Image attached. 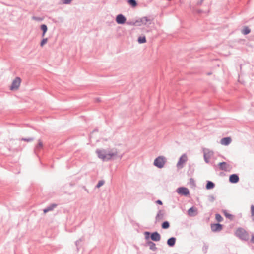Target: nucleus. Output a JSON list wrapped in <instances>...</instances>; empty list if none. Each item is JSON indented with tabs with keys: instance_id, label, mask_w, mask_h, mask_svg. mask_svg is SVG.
<instances>
[{
	"instance_id": "nucleus-26",
	"label": "nucleus",
	"mask_w": 254,
	"mask_h": 254,
	"mask_svg": "<svg viewBox=\"0 0 254 254\" xmlns=\"http://www.w3.org/2000/svg\"><path fill=\"white\" fill-rule=\"evenodd\" d=\"M251 216L253 221H254V206H251Z\"/></svg>"
},
{
	"instance_id": "nucleus-21",
	"label": "nucleus",
	"mask_w": 254,
	"mask_h": 254,
	"mask_svg": "<svg viewBox=\"0 0 254 254\" xmlns=\"http://www.w3.org/2000/svg\"><path fill=\"white\" fill-rule=\"evenodd\" d=\"M57 205L56 204H52L50 207L45 209L44 210V212L46 213V212L53 210L54 208H55Z\"/></svg>"
},
{
	"instance_id": "nucleus-8",
	"label": "nucleus",
	"mask_w": 254,
	"mask_h": 254,
	"mask_svg": "<svg viewBox=\"0 0 254 254\" xmlns=\"http://www.w3.org/2000/svg\"><path fill=\"white\" fill-rule=\"evenodd\" d=\"M231 138L230 137H227L222 138L220 140V143L221 144L224 145H228L231 143Z\"/></svg>"
},
{
	"instance_id": "nucleus-40",
	"label": "nucleus",
	"mask_w": 254,
	"mask_h": 254,
	"mask_svg": "<svg viewBox=\"0 0 254 254\" xmlns=\"http://www.w3.org/2000/svg\"><path fill=\"white\" fill-rule=\"evenodd\" d=\"M46 33V32H45L44 31V32H42V37H44V36H45V33Z\"/></svg>"
},
{
	"instance_id": "nucleus-2",
	"label": "nucleus",
	"mask_w": 254,
	"mask_h": 254,
	"mask_svg": "<svg viewBox=\"0 0 254 254\" xmlns=\"http://www.w3.org/2000/svg\"><path fill=\"white\" fill-rule=\"evenodd\" d=\"M235 235L243 240H246L249 238L248 233L245 230L241 228H239L236 230Z\"/></svg>"
},
{
	"instance_id": "nucleus-22",
	"label": "nucleus",
	"mask_w": 254,
	"mask_h": 254,
	"mask_svg": "<svg viewBox=\"0 0 254 254\" xmlns=\"http://www.w3.org/2000/svg\"><path fill=\"white\" fill-rule=\"evenodd\" d=\"M169 226L170 224L167 221L164 222L162 224V228L163 229H167L169 227Z\"/></svg>"
},
{
	"instance_id": "nucleus-34",
	"label": "nucleus",
	"mask_w": 254,
	"mask_h": 254,
	"mask_svg": "<svg viewBox=\"0 0 254 254\" xmlns=\"http://www.w3.org/2000/svg\"><path fill=\"white\" fill-rule=\"evenodd\" d=\"M139 23V21L138 20H136L135 22H127V24H128V25H135L136 23Z\"/></svg>"
},
{
	"instance_id": "nucleus-9",
	"label": "nucleus",
	"mask_w": 254,
	"mask_h": 254,
	"mask_svg": "<svg viewBox=\"0 0 254 254\" xmlns=\"http://www.w3.org/2000/svg\"><path fill=\"white\" fill-rule=\"evenodd\" d=\"M150 237L151 240L154 241H159L161 239L160 234L157 232L152 233Z\"/></svg>"
},
{
	"instance_id": "nucleus-19",
	"label": "nucleus",
	"mask_w": 254,
	"mask_h": 254,
	"mask_svg": "<svg viewBox=\"0 0 254 254\" xmlns=\"http://www.w3.org/2000/svg\"><path fill=\"white\" fill-rule=\"evenodd\" d=\"M147 244L149 246L150 249L153 250H154L156 249V245L154 243H153L151 241H149L147 243Z\"/></svg>"
},
{
	"instance_id": "nucleus-4",
	"label": "nucleus",
	"mask_w": 254,
	"mask_h": 254,
	"mask_svg": "<svg viewBox=\"0 0 254 254\" xmlns=\"http://www.w3.org/2000/svg\"><path fill=\"white\" fill-rule=\"evenodd\" d=\"M204 159H210L214 157V152L209 149H204L203 150Z\"/></svg>"
},
{
	"instance_id": "nucleus-36",
	"label": "nucleus",
	"mask_w": 254,
	"mask_h": 254,
	"mask_svg": "<svg viewBox=\"0 0 254 254\" xmlns=\"http://www.w3.org/2000/svg\"><path fill=\"white\" fill-rule=\"evenodd\" d=\"M145 238L146 239H148L149 237L150 233L148 232H145Z\"/></svg>"
},
{
	"instance_id": "nucleus-27",
	"label": "nucleus",
	"mask_w": 254,
	"mask_h": 254,
	"mask_svg": "<svg viewBox=\"0 0 254 254\" xmlns=\"http://www.w3.org/2000/svg\"><path fill=\"white\" fill-rule=\"evenodd\" d=\"M41 29L42 30L43 32H46L47 31L48 28L47 26L45 24H42L41 25Z\"/></svg>"
},
{
	"instance_id": "nucleus-43",
	"label": "nucleus",
	"mask_w": 254,
	"mask_h": 254,
	"mask_svg": "<svg viewBox=\"0 0 254 254\" xmlns=\"http://www.w3.org/2000/svg\"><path fill=\"white\" fill-rule=\"evenodd\" d=\"M182 161V159H180V161ZM182 161H184V160H182Z\"/></svg>"
},
{
	"instance_id": "nucleus-13",
	"label": "nucleus",
	"mask_w": 254,
	"mask_h": 254,
	"mask_svg": "<svg viewBox=\"0 0 254 254\" xmlns=\"http://www.w3.org/2000/svg\"><path fill=\"white\" fill-rule=\"evenodd\" d=\"M251 32V29L249 27L245 26L241 30V33L244 35H247Z\"/></svg>"
},
{
	"instance_id": "nucleus-32",
	"label": "nucleus",
	"mask_w": 254,
	"mask_h": 254,
	"mask_svg": "<svg viewBox=\"0 0 254 254\" xmlns=\"http://www.w3.org/2000/svg\"><path fill=\"white\" fill-rule=\"evenodd\" d=\"M104 184V181H103V180L100 181H99V182L98 183V184L97 185V187L99 188L101 186H102V185H103Z\"/></svg>"
},
{
	"instance_id": "nucleus-42",
	"label": "nucleus",
	"mask_w": 254,
	"mask_h": 254,
	"mask_svg": "<svg viewBox=\"0 0 254 254\" xmlns=\"http://www.w3.org/2000/svg\"><path fill=\"white\" fill-rule=\"evenodd\" d=\"M96 101L97 102H99V101H100V99H99V98H97V99H96Z\"/></svg>"
},
{
	"instance_id": "nucleus-11",
	"label": "nucleus",
	"mask_w": 254,
	"mask_h": 254,
	"mask_svg": "<svg viewBox=\"0 0 254 254\" xmlns=\"http://www.w3.org/2000/svg\"><path fill=\"white\" fill-rule=\"evenodd\" d=\"M165 164L164 160H155L154 164L159 168H162Z\"/></svg>"
},
{
	"instance_id": "nucleus-5",
	"label": "nucleus",
	"mask_w": 254,
	"mask_h": 254,
	"mask_svg": "<svg viewBox=\"0 0 254 254\" xmlns=\"http://www.w3.org/2000/svg\"><path fill=\"white\" fill-rule=\"evenodd\" d=\"M126 18L122 14H118L116 18V21L119 24H123L126 22Z\"/></svg>"
},
{
	"instance_id": "nucleus-37",
	"label": "nucleus",
	"mask_w": 254,
	"mask_h": 254,
	"mask_svg": "<svg viewBox=\"0 0 254 254\" xmlns=\"http://www.w3.org/2000/svg\"><path fill=\"white\" fill-rule=\"evenodd\" d=\"M155 159H165V158L163 156H159L156 157Z\"/></svg>"
},
{
	"instance_id": "nucleus-23",
	"label": "nucleus",
	"mask_w": 254,
	"mask_h": 254,
	"mask_svg": "<svg viewBox=\"0 0 254 254\" xmlns=\"http://www.w3.org/2000/svg\"><path fill=\"white\" fill-rule=\"evenodd\" d=\"M34 139V138L33 137H29V138H22L21 140L22 141H26V142H31L32 141H33Z\"/></svg>"
},
{
	"instance_id": "nucleus-1",
	"label": "nucleus",
	"mask_w": 254,
	"mask_h": 254,
	"mask_svg": "<svg viewBox=\"0 0 254 254\" xmlns=\"http://www.w3.org/2000/svg\"><path fill=\"white\" fill-rule=\"evenodd\" d=\"M96 153L98 158L100 159H105L107 158L110 159L111 158H121V154H119L117 149L112 148L108 149H104L103 148L97 149Z\"/></svg>"
},
{
	"instance_id": "nucleus-16",
	"label": "nucleus",
	"mask_w": 254,
	"mask_h": 254,
	"mask_svg": "<svg viewBox=\"0 0 254 254\" xmlns=\"http://www.w3.org/2000/svg\"><path fill=\"white\" fill-rule=\"evenodd\" d=\"M214 187V184L211 181H208V182L206 184V189L208 190H209V189H213Z\"/></svg>"
},
{
	"instance_id": "nucleus-3",
	"label": "nucleus",
	"mask_w": 254,
	"mask_h": 254,
	"mask_svg": "<svg viewBox=\"0 0 254 254\" xmlns=\"http://www.w3.org/2000/svg\"><path fill=\"white\" fill-rule=\"evenodd\" d=\"M20 78L18 77H16L12 82L11 85L10 86V89L11 90H17L19 88L20 85Z\"/></svg>"
},
{
	"instance_id": "nucleus-12",
	"label": "nucleus",
	"mask_w": 254,
	"mask_h": 254,
	"mask_svg": "<svg viewBox=\"0 0 254 254\" xmlns=\"http://www.w3.org/2000/svg\"><path fill=\"white\" fill-rule=\"evenodd\" d=\"M197 209L194 207H191L188 210V214L190 216H193L197 213Z\"/></svg>"
},
{
	"instance_id": "nucleus-25",
	"label": "nucleus",
	"mask_w": 254,
	"mask_h": 254,
	"mask_svg": "<svg viewBox=\"0 0 254 254\" xmlns=\"http://www.w3.org/2000/svg\"><path fill=\"white\" fill-rule=\"evenodd\" d=\"M215 219L218 222H221L223 220V218L219 214H216Z\"/></svg>"
},
{
	"instance_id": "nucleus-41",
	"label": "nucleus",
	"mask_w": 254,
	"mask_h": 254,
	"mask_svg": "<svg viewBox=\"0 0 254 254\" xmlns=\"http://www.w3.org/2000/svg\"><path fill=\"white\" fill-rule=\"evenodd\" d=\"M197 12H198V13H202V10H198L197 11Z\"/></svg>"
},
{
	"instance_id": "nucleus-35",
	"label": "nucleus",
	"mask_w": 254,
	"mask_h": 254,
	"mask_svg": "<svg viewBox=\"0 0 254 254\" xmlns=\"http://www.w3.org/2000/svg\"><path fill=\"white\" fill-rule=\"evenodd\" d=\"M187 157V155L186 154H183L181 155V156L179 158V159H186Z\"/></svg>"
},
{
	"instance_id": "nucleus-38",
	"label": "nucleus",
	"mask_w": 254,
	"mask_h": 254,
	"mask_svg": "<svg viewBox=\"0 0 254 254\" xmlns=\"http://www.w3.org/2000/svg\"><path fill=\"white\" fill-rule=\"evenodd\" d=\"M156 203L160 204V205H162V202L161 200H158L156 201Z\"/></svg>"
},
{
	"instance_id": "nucleus-17",
	"label": "nucleus",
	"mask_w": 254,
	"mask_h": 254,
	"mask_svg": "<svg viewBox=\"0 0 254 254\" xmlns=\"http://www.w3.org/2000/svg\"><path fill=\"white\" fill-rule=\"evenodd\" d=\"M137 41L138 43L140 44L145 43L146 42L145 36H143L139 37Z\"/></svg>"
},
{
	"instance_id": "nucleus-20",
	"label": "nucleus",
	"mask_w": 254,
	"mask_h": 254,
	"mask_svg": "<svg viewBox=\"0 0 254 254\" xmlns=\"http://www.w3.org/2000/svg\"><path fill=\"white\" fill-rule=\"evenodd\" d=\"M128 2L132 7H135L137 5V2L135 0H128Z\"/></svg>"
},
{
	"instance_id": "nucleus-24",
	"label": "nucleus",
	"mask_w": 254,
	"mask_h": 254,
	"mask_svg": "<svg viewBox=\"0 0 254 254\" xmlns=\"http://www.w3.org/2000/svg\"><path fill=\"white\" fill-rule=\"evenodd\" d=\"M227 165L225 162H222V163H220L219 164V166H220V168L222 169H224V170L227 169Z\"/></svg>"
},
{
	"instance_id": "nucleus-18",
	"label": "nucleus",
	"mask_w": 254,
	"mask_h": 254,
	"mask_svg": "<svg viewBox=\"0 0 254 254\" xmlns=\"http://www.w3.org/2000/svg\"><path fill=\"white\" fill-rule=\"evenodd\" d=\"M43 147V143L42 141L39 139L38 140V143L36 146V150H40Z\"/></svg>"
},
{
	"instance_id": "nucleus-30",
	"label": "nucleus",
	"mask_w": 254,
	"mask_h": 254,
	"mask_svg": "<svg viewBox=\"0 0 254 254\" xmlns=\"http://www.w3.org/2000/svg\"><path fill=\"white\" fill-rule=\"evenodd\" d=\"M163 216V213L161 211H160V212H159L158 214H157L156 218L157 220H160L162 218Z\"/></svg>"
},
{
	"instance_id": "nucleus-6",
	"label": "nucleus",
	"mask_w": 254,
	"mask_h": 254,
	"mask_svg": "<svg viewBox=\"0 0 254 254\" xmlns=\"http://www.w3.org/2000/svg\"><path fill=\"white\" fill-rule=\"evenodd\" d=\"M177 192L181 195H187L189 194V190L185 187H180L177 189Z\"/></svg>"
},
{
	"instance_id": "nucleus-15",
	"label": "nucleus",
	"mask_w": 254,
	"mask_h": 254,
	"mask_svg": "<svg viewBox=\"0 0 254 254\" xmlns=\"http://www.w3.org/2000/svg\"><path fill=\"white\" fill-rule=\"evenodd\" d=\"M175 242H176V239L174 237H172L168 240L167 244L169 246L172 247L175 245Z\"/></svg>"
},
{
	"instance_id": "nucleus-31",
	"label": "nucleus",
	"mask_w": 254,
	"mask_h": 254,
	"mask_svg": "<svg viewBox=\"0 0 254 254\" xmlns=\"http://www.w3.org/2000/svg\"><path fill=\"white\" fill-rule=\"evenodd\" d=\"M32 19L37 21H41L43 20V18L34 16L32 17Z\"/></svg>"
},
{
	"instance_id": "nucleus-28",
	"label": "nucleus",
	"mask_w": 254,
	"mask_h": 254,
	"mask_svg": "<svg viewBox=\"0 0 254 254\" xmlns=\"http://www.w3.org/2000/svg\"><path fill=\"white\" fill-rule=\"evenodd\" d=\"M224 215L227 218H228V219H229L230 220H232L233 218V215L227 213V212H224Z\"/></svg>"
},
{
	"instance_id": "nucleus-29",
	"label": "nucleus",
	"mask_w": 254,
	"mask_h": 254,
	"mask_svg": "<svg viewBox=\"0 0 254 254\" xmlns=\"http://www.w3.org/2000/svg\"><path fill=\"white\" fill-rule=\"evenodd\" d=\"M48 41V38H43L41 43H40V46L41 47H43Z\"/></svg>"
},
{
	"instance_id": "nucleus-10",
	"label": "nucleus",
	"mask_w": 254,
	"mask_h": 254,
	"mask_svg": "<svg viewBox=\"0 0 254 254\" xmlns=\"http://www.w3.org/2000/svg\"><path fill=\"white\" fill-rule=\"evenodd\" d=\"M229 181L232 183H236L239 181V177L236 174L231 175L229 177Z\"/></svg>"
},
{
	"instance_id": "nucleus-7",
	"label": "nucleus",
	"mask_w": 254,
	"mask_h": 254,
	"mask_svg": "<svg viewBox=\"0 0 254 254\" xmlns=\"http://www.w3.org/2000/svg\"><path fill=\"white\" fill-rule=\"evenodd\" d=\"M211 229L212 231H220L222 229V225L220 224H213L211 225Z\"/></svg>"
},
{
	"instance_id": "nucleus-33",
	"label": "nucleus",
	"mask_w": 254,
	"mask_h": 254,
	"mask_svg": "<svg viewBox=\"0 0 254 254\" xmlns=\"http://www.w3.org/2000/svg\"><path fill=\"white\" fill-rule=\"evenodd\" d=\"M63 3L65 4H68L71 3L72 0H62Z\"/></svg>"
},
{
	"instance_id": "nucleus-14",
	"label": "nucleus",
	"mask_w": 254,
	"mask_h": 254,
	"mask_svg": "<svg viewBox=\"0 0 254 254\" xmlns=\"http://www.w3.org/2000/svg\"><path fill=\"white\" fill-rule=\"evenodd\" d=\"M151 22V20L148 18L147 17H143L140 19V20L139 21V22H141L143 24H146L148 22L150 23Z\"/></svg>"
},
{
	"instance_id": "nucleus-39",
	"label": "nucleus",
	"mask_w": 254,
	"mask_h": 254,
	"mask_svg": "<svg viewBox=\"0 0 254 254\" xmlns=\"http://www.w3.org/2000/svg\"><path fill=\"white\" fill-rule=\"evenodd\" d=\"M251 241L253 243H254V235H252V238H251Z\"/></svg>"
}]
</instances>
